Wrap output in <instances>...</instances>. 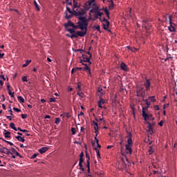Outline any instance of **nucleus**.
Returning a JSON list of instances; mask_svg holds the SVG:
<instances>
[{
	"label": "nucleus",
	"mask_w": 177,
	"mask_h": 177,
	"mask_svg": "<svg viewBox=\"0 0 177 177\" xmlns=\"http://www.w3.org/2000/svg\"><path fill=\"white\" fill-rule=\"evenodd\" d=\"M98 103L100 104H104V103H106V101L103 98H102V97H100V100Z\"/></svg>",
	"instance_id": "nucleus-32"
},
{
	"label": "nucleus",
	"mask_w": 177,
	"mask_h": 177,
	"mask_svg": "<svg viewBox=\"0 0 177 177\" xmlns=\"http://www.w3.org/2000/svg\"><path fill=\"white\" fill-rule=\"evenodd\" d=\"M148 132H149L150 135L153 133V129H148Z\"/></svg>",
	"instance_id": "nucleus-60"
},
{
	"label": "nucleus",
	"mask_w": 177,
	"mask_h": 177,
	"mask_svg": "<svg viewBox=\"0 0 177 177\" xmlns=\"http://www.w3.org/2000/svg\"><path fill=\"white\" fill-rule=\"evenodd\" d=\"M80 21L77 23V24H80L84 28V31L83 32H86L88 30V19L85 17H79Z\"/></svg>",
	"instance_id": "nucleus-1"
},
{
	"label": "nucleus",
	"mask_w": 177,
	"mask_h": 177,
	"mask_svg": "<svg viewBox=\"0 0 177 177\" xmlns=\"http://www.w3.org/2000/svg\"><path fill=\"white\" fill-rule=\"evenodd\" d=\"M94 2H95V0H91V1H86L84 4V9H86V10L91 9V6H92V4Z\"/></svg>",
	"instance_id": "nucleus-6"
},
{
	"label": "nucleus",
	"mask_w": 177,
	"mask_h": 177,
	"mask_svg": "<svg viewBox=\"0 0 177 177\" xmlns=\"http://www.w3.org/2000/svg\"><path fill=\"white\" fill-rule=\"evenodd\" d=\"M142 23H143L142 28H145V30H147V34H150V31H149V28H147V26H146V24H149V21L143 20Z\"/></svg>",
	"instance_id": "nucleus-12"
},
{
	"label": "nucleus",
	"mask_w": 177,
	"mask_h": 177,
	"mask_svg": "<svg viewBox=\"0 0 177 177\" xmlns=\"http://www.w3.org/2000/svg\"><path fill=\"white\" fill-rule=\"evenodd\" d=\"M142 100H143V102H145V104H146L147 106H148L150 107V104H151V102L150 101H149V100H147V99H146V100L143 99Z\"/></svg>",
	"instance_id": "nucleus-28"
},
{
	"label": "nucleus",
	"mask_w": 177,
	"mask_h": 177,
	"mask_svg": "<svg viewBox=\"0 0 177 177\" xmlns=\"http://www.w3.org/2000/svg\"><path fill=\"white\" fill-rule=\"evenodd\" d=\"M71 132H72V135H75V133H77V131L75 130V128L72 127Z\"/></svg>",
	"instance_id": "nucleus-43"
},
{
	"label": "nucleus",
	"mask_w": 177,
	"mask_h": 177,
	"mask_svg": "<svg viewBox=\"0 0 177 177\" xmlns=\"http://www.w3.org/2000/svg\"><path fill=\"white\" fill-rule=\"evenodd\" d=\"M127 154H132V147L131 145H125Z\"/></svg>",
	"instance_id": "nucleus-13"
},
{
	"label": "nucleus",
	"mask_w": 177,
	"mask_h": 177,
	"mask_svg": "<svg viewBox=\"0 0 177 177\" xmlns=\"http://www.w3.org/2000/svg\"><path fill=\"white\" fill-rule=\"evenodd\" d=\"M142 117L145 121H147V120H150V119L154 120V118H153V115L147 114L146 111H145V108H143V111H142Z\"/></svg>",
	"instance_id": "nucleus-4"
},
{
	"label": "nucleus",
	"mask_w": 177,
	"mask_h": 177,
	"mask_svg": "<svg viewBox=\"0 0 177 177\" xmlns=\"http://www.w3.org/2000/svg\"><path fill=\"white\" fill-rule=\"evenodd\" d=\"M66 10H68V12H69V13H71V15H73V11L71 10V9L68 7H66Z\"/></svg>",
	"instance_id": "nucleus-56"
},
{
	"label": "nucleus",
	"mask_w": 177,
	"mask_h": 177,
	"mask_svg": "<svg viewBox=\"0 0 177 177\" xmlns=\"http://www.w3.org/2000/svg\"><path fill=\"white\" fill-rule=\"evenodd\" d=\"M17 99L19 103H24L25 102L24 98H23L21 96H18Z\"/></svg>",
	"instance_id": "nucleus-30"
},
{
	"label": "nucleus",
	"mask_w": 177,
	"mask_h": 177,
	"mask_svg": "<svg viewBox=\"0 0 177 177\" xmlns=\"http://www.w3.org/2000/svg\"><path fill=\"white\" fill-rule=\"evenodd\" d=\"M4 154H7L9 156V154H11V156H13V153H12L8 148L6 147V149H4Z\"/></svg>",
	"instance_id": "nucleus-25"
},
{
	"label": "nucleus",
	"mask_w": 177,
	"mask_h": 177,
	"mask_svg": "<svg viewBox=\"0 0 177 177\" xmlns=\"http://www.w3.org/2000/svg\"><path fill=\"white\" fill-rule=\"evenodd\" d=\"M103 10L106 15V16H109V15L110 14V12H109V10L107 9V8H103Z\"/></svg>",
	"instance_id": "nucleus-37"
},
{
	"label": "nucleus",
	"mask_w": 177,
	"mask_h": 177,
	"mask_svg": "<svg viewBox=\"0 0 177 177\" xmlns=\"http://www.w3.org/2000/svg\"><path fill=\"white\" fill-rule=\"evenodd\" d=\"M22 81H23V82H27V76H24L23 77H22Z\"/></svg>",
	"instance_id": "nucleus-52"
},
{
	"label": "nucleus",
	"mask_w": 177,
	"mask_h": 177,
	"mask_svg": "<svg viewBox=\"0 0 177 177\" xmlns=\"http://www.w3.org/2000/svg\"><path fill=\"white\" fill-rule=\"evenodd\" d=\"M169 30L171 32H175V31H176V30L175 29V27L172 26V25H170L169 26Z\"/></svg>",
	"instance_id": "nucleus-26"
},
{
	"label": "nucleus",
	"mask_w": 177,
	"mask_h": 177,
	"mask_svg": "<svg viewBox=\"0 0 177 177\" xmlns=\"http://www.w3.org/2000/svg\"><path fill=\"white\" fill-rule=\"evenodd\" d=\"M34 5H35V8H37V10H40L39 6L37 3V1H34Z\"/></svg>",
	"instance_id": "nucleus-40"
},
{
	"label": "nucleus",
	"mask_w": 177,
	"mask_h": 177,
	"mask_svg": "<svg viewBox=\"0 0 177 177\" xmlns=\"http://www.w3.org/2000/svg\"><path fill=\"white\" fill-rule=\"evenodd\" d=\"M93 28L94 30H97V31H99V32H102V31H100V26L99 25L95 26Z\"/></svg>",
	"instance_id": "nucleus-35"
},
{
	"label": "nucleus",
	"mask_w": 177,
	"mask_h": 177,
	"mask_svg": "<svg viewBox=\"0 0 177 177\" xmlns=\"http://www.w3.org/2000/svg\"><path fill=\"white\" fill-rule=\"evenodd\" d=\"M49 102L50 103H55V102H56V98L50 97Z\"/></svg>",
	"instance_id": "nucleus-48"
},
{
	"label": "nucleus",
	"mask_w": 177,
	"mask_h": 177,
	"mask_svg": "<svg viewBox=\"0 0 177 177\" xmlns=\"http://www.w3.org/2000/svg\"><path fill=\"white\" fill-rule=\"evenodd\" d=\"M80 158H84V152H81Z\"/></svg>",
	"instance_id": "nucleus-64"
},
{
	"label": "nucleus",
	"mask_w": 177,
	"mask_h": 177,
	"mask_svg": "<svg viewBox=\"0 0 177 177\" xmlns=\"http://www.w3.org/2000/svg\"><path fill=\"white\" fill-rule=\"evenodd\" d=\"M153 125H154V124L148 122V129H153Z\"/></svg>",
	"instance_id": "nucleus-47"
},
{
	"label": "nucleus",
	"mask_w": 177,
	"mask_h": 177,
	"mask_svg": "<svg viewBox=\"0 0 177 177\" xmlns=\"http://www.w3.org/2000/svg\"><path fill=\"white\" fill-rule=\"evenodd\" d=\"M14 111H16L17 113H20L21 111V109H19V108L14 107L13 108Z\"/></svg>",
	"instance_id": "nucleus-46"
},
{
	"label": "nucleus",
	"mask_w": 177,
	"mask_h": 177,
	"mask_svg": "<svg viewBox=\"0 0 177 177\" xmlns=\"http://www.w3.org/2000/svg\"><path fill=\"white\" fill-rule=\"evenodd\" d=\"M97 133L95 134V143H99V140L97 139Z\"/></svg>",
	"instance_id": "nucleus-57"
},
{
	"label": "nucleus",
	"mask_w": 177,
	"mask_h": 177,
	"mask_svg": "<svg viewBox=\"0 0 177 177\" xmlns=\"http://www.w3.org/2000/svg\"><path fill=\"white\" fill-rule=\"evenodd\" d=\"M149 107H150V106H147L145 107H142V111H143V109H144V111H147L149 109Z\"/></svg>",
	"instance_id": "nucleus-61"
},
{
	"label": "nucleus",
	"mask_w": 177,
	"mask_h": 177,
	"mask_svg": "<svg viewBox=\"0 0 177 177\" xmlns=\"http://www.w3.org/2000/svg\"><path fill=\"white\" fill-rule=\"evenodd\" d=\"M11 153H12V154H16L17 157H20V158H23V156H21V155H20V153L13 147L11 148Z\"/></svg>",
	"instance_id": "nucleus-15"
},
{
	"label": "nucleus",
	"mask_w": 177,
	"mask_h": 177,
	"mask_svg": "<svg viewBox=\"0 0 177 177\" xmlns=\"http://www.w3.org/2000/svg\"><path fill=\"white\" fill-rule=\"evenodd\" d=\"M8 95H10V97H15V92H12L10 90L8 91Z\"/></svg>",
	"instance_id": "nucleus-41"
},
{
	"label": "nucleus",
	"mask_w": 177,
	"mask_h": 177,
	"mask_svg": "<svg viewBox=\"0 0 177 177\" xmlns=\"http://www.w3.org/2000/svg\"><path fill=\"white\" fill-rule=\"evenodd\" d=\"M5 131H6V133H4V137L6 138H10V131H6V130Z\"/></svg>",
	"instance_id": "nucleus-27"
},
{
	"label": "nucleus",
	"mask_w": 177,
	"mask_h": 177,
	"mask_svg": "<svg viewBox=\"0 0 177 177\" xmlns=\"http://www.w3.org/2000/svg\"><path fill=\"white\" fill-rule=\"evenodd\" d=\"M6 150V147L0 148V153H3L4 154Z\"/></svg>",
	"instance_id": "nucleus-50"
},
{
	"label": "nucleus",
	"mask_w": 177,
	"mask_h": 177,
	"mask_svg": "<svg viewBox=\"0 0 177 177\" xmlns=\"http://www.w3.org/2000/svg\"><path fill=\"white\" fill-rule=\"evenodd\" d=\"M100 21H101V23H107V21H109V20L106 19L105 17L103 18V19L102 20V18H100Z\"/></svg>",
	"instance_id": "nucleus-44"
},
{
	"label": "nucleus",
	"mask_w": 177,
	"mask_h": 177,
	"mask_svg": "<svg viewBox=\"0 0 177 177\" xmlns=\"http://www.w3.org/2000/svg\"><path fill=\"white\" fill-rule=\"evenodd\" d=\"M71 17H73V15H68V14H67V11H66L65 12V19L68 20L69 19H71Z\"/></svg>",
	"instance_id": "nucleus-29"
},
{
	"label": "nucleus",
	"mask_w": 177,
	"mask_h": 177,
	"mask_svg": "<svg viewBox=\"0 0 177 177\" xmlns=\"http://www.w3.org/2000/svg\"><path fill=\"white\" fill-rule=\"evenodd\" d=\"M72 35H71L70 38H71V39H74V38H78L79 37H85V35H86V32H84V31H76L75 33H71Z\"/></svg>",
	"instance_id": "nucleus-2"
},
{
	"label": "nucleus",
	"mask_w": 177,
	"mask_h": 177,
	"mask_svg": "<svg viewBox=\"0 0 177 177\" xmlns=\"http://www.w3.org/2000/svg\"><path fill=\"white\" fill-rule=\"evenodd\" d=\"M82 64H83V66H84V70H86V71H87L88 73H91V68H89V66H88V64H84V63H82Z\"/></svg>",
	"instance_id": "nucleus-23"
},
{
	"label": "nucleus",
	"mask_w": 177,
	"mask_h": 177,
	"mask_svg": "<svg viewBox=\"0 0 177 177\" xmlns=\"http://www.w3.org/2000/svg\"><path fill=\"white\" fill-rule=\"evenodd\" d=\"M149 99H150L151 102H153V103L156 102V97L155 96H151L149 97Z\"/></svg>",
	"instance_id": "nucleus-42"
},
{
	"label": "nucleus",
	"mask_w": 177,
	"mask_h": 177,
	"mask_svg": "<svg viewBox=\"0 0 177 177\" xmlns=\"http://www.w3.org/2000/svg\"><path fill=\"white\" fill-rule=\"evenodd\" d=\"M86 167L88 169L91 168V165L89 163V160H87L86 161Z\"/></svg>",
	"instance_id": "nucleus-55"
},
{
	"label": "nucleus",
	"mask_w": 177,
	"mask_h": 177,
	"mask_svg": "<svg viewBox=\"0 0 177 177\" xmlns=\"http://www.w3.org/2000/svg\"><path fill=\"white\" fill-rule=\"evenodd\" d=\"M73 13H75L76 16H84L85 10L81 8V7H78L76 10H74Z\"/></svg>",
	"instance_id": "nucleus-3"
},
{
	"label": "nucleus",
	"mask_w": 177,
	"mask_h": 177,
	"mask_svg": "<svg viewBox=\"0 0 177 177\" xmlns=\"http://www.w3.org/2000/svg\"><path fill=\"white\" fill-rule=\"evenodd\" d=\"M94 130H95V133H97L99 131V126L97 124H95V126H94Z\"/></svg>",
	"instance_id": "nucleus-36"
},
{
	"label": "nucleus",
	"mask_w": 177,
	"mask_h": 177,
	"mask_svg": "<svg viewBox=\"0 0 177 177\" xmlns=\"http://www.w3.org/2000/svg\"><path fill=\"white\" fill-rule=\"evenodd\" d=\"M132 145H133V141H132V138H129L126 146H132Z\"/></svg>",
	"instance_id": "nucleus-24"
},
{
	"label": "nucleus",
	"mask_w": 177,
	"mask_h": 177,
	"mask_svg": "<svg viewBox=\"0 0 177 177\" xmlns=\"http://www.w3.org/2000/svg\"><path fill=\"white\" fill-rule=\"evenodd\" d=\"M136 93L138 97H143V96H145V91H143V88H138L136 91Z\"/></svg>",
	"instance_id": "nucleus-5"
},
{
	"label": "nucleus",
	"mask_w": 177,
	"mask_h": 177,
	"mask_svg": "<svg viewBox=\"0 0 177 177\" xmlns=\"http://www.w3.org/2000/svg\"><path fill=\"white\" fill-rule=\"evenodd\" d=\"M55 122L56 125H59V124H60V118H56Z\"/></svg>",
	"instance_id": "nucleus-39"
},
{
	"label": "nucleus",
	"mask_w": 177,
	"mask_h": 177,
	"mask_svg": "<svg viewBox=\"0 0 177 177\" xmlns=\"http://www.w3.org/2000/svg\"><path fill=\"white\" fill-rule=\"evenodd\" d=\"M95 17L97 19V17H102L103 16V12H100V10H95Z\"/></svg>",
	"instance_id": "nucleus-19"
},
{
	"label": "nucleus",
	"mask_w": 177,
	"mask_h": 177,
	"mask_svg": "<svg viewBox=\"0 0 177 177\" xmlns=\"http://www.w3.org/2000/svg\"><path fill=\"white\" fill-rule=\"evenodd\" d=\"M108 2H111L109 6V10H113L114 9V1L113 0H108Z\"/></svg>",
	"instance_id": "nucleus-17"
},
{
	"label": "nucleus",
	"mask_w": 177,
	"mask_h": 177,
	"mask_svg": "<svg viewBox=\"0 0 177 177\" xmlns=\"http://www.w3.org/2000/svg\"><path fill=\"white\" fill-rule=\"evenodd\" d=\"M77 25L75 26L73 24V26H72V28L74 29V30H78V28H80V30H82V31H85V29L84 28L80 25V24H77Z\"/></svg>",
	"instance_id": "nucleus-11"
},
{
	"label": "nucleus",
	"mask_w": 177,
	"mask_h": 177,
	"mask_svg": "<svg viewBox=\"0 0 177 177\" xmlns=\"http://www.w3.org/2000/svg\"><path fill=\"white\" fill-rule=\"evenodd\" d=\"M15 139H17V140L19 142H22V143H24V142H26V140L24 139L21 136H15Z\"/></svg>",
	"instance_id": "nucleus-21"
},
{
	"label": "nucleus",
	"mask_w": 177,
	"mask_h": 177,
	"mask_svg": "<svg viewBox=\"0 0 177 177\" xmlns=\"http://www.w3.org/2000/svg\"><path fill=\"white\" fill-rule=\"evenodd\" d=\"M21 117L23 120H26V118H27V114H21Z\"/></svg>",
	"instance_id": "nucleus-49"
},
{
	"label": "nucleus",
	"mask_w": 177,
	"mask_h": 177,
	"mask_svg": "<svg viewBox=\"0 0 177 177\" xmlns=\"http://www.w3.org/2000/svg\"><path fill=\"white\" fill-rule=\"evenodd\" d=\"M153 109L154 110L158 111L160 110V106H158V105H155L153 106Z\"/></svg>",
	"instance_id": "nucleus-54"
},
{
	"label": "nucleus",
	"mask_w": 177,
	"mask_h": 177,
	"mask_svg": "<svg viewBox=\"0 0 177 177\" xmlns=\"http://www.w3.org/2000/svg\"><path fill=\"white\" fill-rule=\"evenodd\" d=\"M10 127L12 129H14V131H17V128H16V127L15 126V123L11 122L10 124Z\"/></svg>",
	"instance_id": "nucleus-31"
},
{
	"label": "nucleus",
	"mask_w": 177,
	"mask_h": 177,
	"mask_svg": "<svg viewBox=\"0 0 177 177\" xmlns=\"http://www.w3.org/2000/svg\"><path fill=\"white\" fill-rule=\"evenodd\" d=\"M30 63L31 60H26V63L22 65V67H27V66H28V64H30Z\"/></svg>",
	"instance_id": "nucleus-34"
},
{
	"label": "nucleus",
	"mask_w": 177,
	"mask_h": 177,
	"mask_svg": "<svg viewBox=\"0 0 177 177\" xmlns=\"http://www.w3.org/2000/svg\"><path fill=\"white\" fill-rule=\"evenodd\" d=\"M144 86L146 88V91H150V86H151L150 80L147 79L145 77V82H144Z\"/></svg>",
	"instance_id": "nucleus-8"
},
{
	"label": "nucleus",
	"mask_w": 177,
	"mask_h": 177,
	"mask_svg": "<svg viewBox=\"0 0 177 177\" xmlns=\"http://www.w3.org/2000/svg\"><path fill=\"white\" fill-rule=\"evenodd\" d=\"M158 125H159L160 127H162V125H164V121L160 120V122L158 123Z\"/></svg>",
	"instance_id": "nucleus-58"
},
{
	"label": "nucleus",
	"mask_w": 177,
	"mask_h": 177,
	"mask_svg": "<svg viewBox=\"0 0 177 177\" xmlns=\"http://www.w3.org/2000/svg\"><path fill=\"white\" fill-rule=\"evenodd\" d=\"M38 156V153H35L31 156L32 160H34V158H37Z\"/></svg>",
	"instance_id": "nucleus-53"
},
{
	"label": "nucleus",
	"mask_w": 177,
	"mask_h": 177,
	"mask_svg": "<svg viewBox=\"0 0 177 177\" xmlns=\"http://www.w3.org/2000/svg\"><path fill=\"white\" fill-rule=\"evenodd\" d=\"M77 95L78 96H80V97H85V95H84V93H82V92L80 93V91H78V92L77 93Z\"/></svg>",
	"instance_id": "nucleus-38"
},
{
	"label": "nucleus",
	"mask_w": 177,
	"mask_h": 177,
	"mask_svg": "<svg viewBox=\"0 0 177 177\" xmlns=\"http://www.w3.org/2000/svg\"><path fill=\"white\" fill-rule=\"evenodd\" d=\"M67 31H68L70 34H75V32H77L74 28L67 29Z\"/></svg>",
	"instance_id": "nucleus-33"
},
{
	"label": "nucleus",
	"mask_w": 177,
	"mask_h": 177,
	"mask_svg": "<svg viewBox=\"0 0 177 177\" xmlns=\"http://www.w3.org/2000/svg\"><path fill=\"white\" fill-rule=\"evenodd\" d=\"M48 150H49V148L44 147L39 149V152L40 153V154H44V153H46V151H48Z\"/></svg>",
	"instance_id": "nucleus-16"
},
{
	"label": "nucleus",
	"mask_w": 177,
	"mask_h": 177,
	"mask_svg": "<svg viewBox=\"0 0 177 177\" xmlns=\"http://www.w3.org/2000/svg\"><path fill=\"white\" fill-rule=\"evenodd\" d=\"M93 10L95 11V13H96V10H100L99 9V7H96L94 10H91L90 12L93 13Z\"/></svg>",
	"instance_id": "nucleus-51"
},
{
	"label": "nucleus",
	"mask_w": 177,
	"mask_h": 177,
	"mask_svg": "<svg viewBox=\"0 0 177 177\" xmlns=\"http://www.w3.org/2000/svg\"><path fill=\"white\" fill-rule=\"evenodd\" d=\"M120 68L121 70H123V71H128V66H127V64L124 62H122L120 64Z\"/></svg>",
	"instance_id": "nucleus-14"
},
{
	"label": "nucleus",
	"mask_w": 177,
	"mask_h": 177,
	"mask_svg": "<svg viewBox=\"0 0 177 177\" xmlns=\"http://www.w3.org/2000/svg\"><path fill=\"white\" fill-rule=\"evenodd\" d=\"M127 138H128V139H129V138H130V139H132V133H129V134H128V136H127Z\"/></svg>",
	"instance_id": "nucleus-59"
},
{
	"label": "nucleus",
	"mask_w": 177,
	"mask_h": 177,
	"mask_svg": "<svg viewBox=\"0 0 177 177\" xmlns=\"http://www.w3.org/2000/svg\"><path fill=\"white\" fill-rule=\"evenodd\" d=\"M82 162H84V158H80V161H79V169L82 171L84 172L85 171V169H84V166L82 165Z\"/></svg>",
	"instance_id": "nucleus-10"
},
{
	"label": "nucleus",
	"mask_w": 177,
	"mask_h": 177,
	"mask_svg": "<svg viewBox=\"0 0 177 177\" xmlns=\"http://www.w3.org/2000/svg\"><path fill=\"white\" fill-rule=\"evenodd\" d=\"M104 30L109 31V32H111V30H109V27H110V21H106L105 24H102Z\"/></svg>",
	"instance_id": "nucleus-9"
},
{
	"label": "nucleus",
	"mask_w": 177,
	"mask_h": 177,
	"mask_svg": "<svg viewBox=\"0 0 177 177\" xmlns=\"http://www.w3.org/2000/svg\"><path fill=\"white\" fill-rule=\"evenodd\" d=\"M78 8H80V6H78V3L75 0H73V12H74V10H75V9H78Z\"/></svg>",
	"instance_id": "nucleus-18"
},
{
	"label": "nucleus",
	"mask_w": 177,
	"mask_h": 177,
	"mask_svg": "<svg viewBox=\"0 0 177 177\" xmlns=\"http://www.w3.org/2000/svg\"><path fill=\"white\" fill-rule=\"evenodd\" d=\"M77 88L79 89V92H81V85L77 84Z\"/></svg>",
	"instance_id": "nucleus-63"
},
{
	"label": "nucleus",
	"mask_w": 177,
	"mask_h": 177,
	"mask_svg": "<svg viewBox=\"0 0 177 177\" xmlns=\"http://www.w3.org/2000/svg\"><path fill=\"white\" fill-rule=\"evenodd\" d=\"M91 57H88L86 55H83V59L80 60V63H82L84 62V63H89V64H92V62H91Z\"/></svg>",
	"instance_id": "nucleus-7"
},
{
	"label": "nucleus",
	"mask_w": 177,
	"mask_h": 177,
	"mask_svg": "<svg viewBox=\"0 0 177 177\" xmlns=\"http://www.w3.org/2000/svg\"><path fill=\"white\" fill-rule=\"evenodd\" d=\"M74 25V23H73L71 21H68V23L64 24V27L67 28V27H73Z\"/></svg>",
	"instance_id": "nucleus-20"
},
{
	"label": "nucleus",
	"mask_w": 177,
	"mask_h": 177,
	"mask_svg": "<svg viewBox=\"0 0 177 177\" xmlns=\"http://www.w3.org/2000/svg\"><path fill=\"white\" fill-rule=\"evenodd\" d=\"M97 92H98V93H100V94H98L100 97H102V96H103V88L102 87H98Z\"/></svg>",
	"instance_id": "nucleus-22"
},
{
	"label": "nucleus",
	"mask_w": 177,
	"mask_h": 177,
	"mask_svg": "<svg viewBox=\"0 0 177 177\" xmlns=\"http://www.w3.org/2000/svg\"><path fill=\"white\" fill-rule=\"evenodd\" d=\"M7 89L8 91H10V85L9 84V83H8L7 84Z\"/></svg>",
	"instance_id": "nucleus-62"
},
{
	"label": "nucleus",
	"mask_w": 177,
	"mask_h": 177,
	"mask_svg": "<svg viewBox=\"0 0 177 177\" xmlns=\"http://www.w3.org/2000/svg\"><path fill=\"white\" fill-rule=\"evenodd\" d=\"M149 156H151V154H153V147H149Z\"/></svg>",
	"instance_id": "nucleus-45"
}]
</instances>
